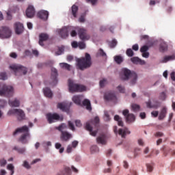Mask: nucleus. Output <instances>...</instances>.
<instances>
[{
    "label": "nucleus",
    "instance_id": "1",
    "mask_svg": "<svg viewBox=\"0 0 175 175\" xmlns=\"http://www.w3.org/2000/svg\"><path fill=\"white\" fill-rule=\"evenodd\" d=\"M120 79L124 81L130 80L131 85H135V84L137 83V74L135 72L131 71V70L126 68H124L121 70Z\"/></svg>",
    "mask_w": 175,
    "mask_h": 175
},
{
    "label": "nucleus",
    "instance_id": "2",
    "mask_svg": "<svg viewBox=\"0 0 175 175\" xmlns=\"http://www.w3.org/2000/svg\"><path fill=\"white\" fill-rule=\"evenodd\" d=\"M92 62H91V55L89 53H85V57L77 59V66L80 70H85L88 68H91Z\"/></svg>",
    "mask_w": 175,
    "mask_h": 175
},
{
    "label": "nucleus",
    "instance_id": "3",
    "mask_svg": "<svg viewBox=\"0 0 175 175\" xmlns=\"http://www.w3.org/2000/svg\"><path fill=\"white\" fill-rule=\"evenodd\" d=\"M56 32L59 35L62 39H66V38H68L69 36V32H70V36H72V38H75V36H77L76 29H75V27L72 26L64 27L62 29H57Z\"/></svg>",
    "mask_w": 175,
    "mask_h": 175
},
{
    "label": "nucleus",
    "instance_id": "4",
    "mask_svg": "<svg viewBox=\"0 0 175 175\" xmlns=\"http://www.w3.org/2000/svg\"><path fill=\"white\" fill-rule=\"evenodd\" d=\"M99 124V117L96 116L93 120L86 123V129L88 131L91 136H96L98 133V125Z\"/></svg>",
    "mask_w": 175,
    "mask_h": 175
},
{
    "label": "nucleus",
    "instance_id": "5",
    "mask_svg": "<svg viewBox=\"0 0 175 175\" xmlns=\"http://www.w3.org/2000/svg\"><path fill=\"white\" fill-rule=\"evenodd\" d=\"M23 133L19 141L22 144H27L28 143V139L27 137H29V129L27 126H23L21 128H18L14 132V135H17V133Z\"/></svg>",
    "mask_w": 175,
    "mask_h": 175
},
{
    "label": "nucleus",
    "instance_id": "6",
    "mask_svg": "<svg viewBox=\"0 0 175 175\" xmlns=\"http://www.w3.org/2000/svg\"><path fill=\"white\" fill-rule=\"evenodd\" d=\"M14 95V88L12 85H0V96L10 98Z\"/></svg>",
    "mask_w": 175,
    "mask_h": 175
},
{
    "label": "nucleus",
    "instance_id": "7",
    "mask_svg": "<svg viewBox=\"0 0 175 175\" xmlns=\"http://www.w3.org/2000/svg\"><path fill=\"white\" fill-rule=\"evenodd\" d=\"M68 90L69 92H83L87 90V88L75 83L72 79H68Z\"/></svg>",
    "mask_w": 175,
    "mask_h": 175
},
{
    "label": "nucleus",
    "instance_id": "8",
    "mask_svg": "<svg viewBox=\"0 0 175 175\" xmlns=\"http://www.w3.org/2000/svg\"><path fill=\"white\" fill-rule=\"evenodd\" d=\"M68 126L66 124H62L57 127L58 131L62 132L61 140L62 142H68L69 139H72V134L69 133L68 131H64V129H66Z\"/></svg>",
    "mask_w": 175,
    "mask_h": 175
},
{
    "label": "nucleus",
    "instance_id": "9",
    "mask_svg": "<svg viewBox=\"0 0 175 175\" xmlns=\"http://www.w3.org/2000/svg\"><path fill=\"white\" fill-rule=\"evenodd\" d=\"M10 68L12 70H14L16 76H21V75H27V68L21 66V65H16L12 64L10 66Z\"/></svg>",
    "mask_w": 175,
    "mask_h": 175
},
{
    "label": "nucleus",
    "instance_id": "10",
    "mask_svg": "<svg viewBox=\"0 0 175 175\" xmlns=\"http://www.w3.org/2000/svg\"><path fill=\"white\" fill-rule=\"evenodd\" d=\"M13 114L17 116L18 121H23V120L25 119V113L21 109H10L8 112V116H13Z\"/></svg>",
    "mask_w": 175,
    "mask_h": 175
},
{
    "label": "nucleus",
    "instance_id": "11",
    "mask_svg": "<svg viewBox=\"0 0 175 175\" xmlns=\"http://www.w3.org/2000/svg\"><path fill=\"white\" fill-rule=\"evenodd\" d=\"M12 37V30L8 27H2L0 29V38L1 39H9Z\"/></svg>",
    "mask_w": 175,
    "mask_h": 175
},
{
    "label": "nucleus",
    "instance_id": "12",
    "mask_svg": "<svg viewBox=\"0 0 175 175\" xmlns=\"http://www.w3.org/2000/svg\"><path fill=\"white\" fill-rule=\"evenodd\" d=\"M47 120L49 124H53V122H55V121H62L63 117L62 116H59L57 113H49L46 115Z\"/></svg>",
    "mask_w": 175,
    "mask_h": 175
},
{
    "label": "nucleus",
    "instance_id": "13",
    "mask_svg": "<svg viewBox=\"0 0 175 175\" xmlns=\"http://www.w3.org/2000/svg\"><path fill=\"white\" fill-rule=\"evenodd\" d=\"M77 31H78V33L79 36V38L81 40L85 41V40H90V38L91 36H89L88 33H87V30L83 28H79L77 27Z\"/></svg>",
    "mask_w": 175,
    "mask_h": 175
},
{
    "label": "nucleus",
    "instance_id": "14",
    "mask_svg": "<svg viewBox=\"0 0 175 175\" xmlns=\"http://www.w3.org/2000/svg\"><path fill=\"white\" fill-rule=\"evenodd\" d=\"M104 99L108 102H117V96L116 94L111 91L106 92L104 94Z\"/></svg>",
    "mask_w": 175,
    "mask_h": 175
},
{
    "label": "nucleus",
    "instance_id": "15",
    "mask_svg": "<svg viewBox=\"0 0 175 175\" xmlns=\"http://www.w3.org/2000/svg\"><path fill=\"white\" fill-rule=\"evenodd\" d=\"M117 129H118L117 126H115L113 127L114 133H116V135L118 133V135H120L122 137H125L126 135H131V132L127 128L120 129L119 131H117Z\"/></svg>",
    "mask_w": 175,
    "mask_h": 175
},
{
    "label": "nucleus",
    "instance_id": "16",
    "mask_svg": "<svg viewBox=\"0 0 175 175\" xmlns=\"http://www.w3.org/2000/svg\"><path fill=\"white\" fill-rule=\"evenodd\" d=\"M122 114L123 116H124L126 118V121L127 122H135L136 118L135 117V115H133V113H129V110L128 109L123 110Z\"/></svg>",
    "mask_w": 175,
    "mask_h": 175
},
{
    "label": "nucleus",
    "instance_id": "17",
    "mask_svg": "<svg viewBox=\"0 0 175 175\" xmlns=\"http://www.w3.org/2000/svg\"><path fill=\"white\" fill-rule=\"evenodd\" d=\"M72 103H68L66 102H63L57 104V108L60 109L62 111H65L66 113H69V108L70 107Z\"/></svg>",
    "mask_w": 175,
    "mask_h": 175
},
{
    "label": "nucleus",
    "instance_id": "18",
    "mask_svg": "<svg viewBox=\"0 0 175 175\" xmlns=\"http://www.w3.org/2000/svg\"><path fill=\"white\" fill-rule=\"evenodd\" d=\"M58 71L55 69V68H51V79L53 81L52 85H55L57 83H58Z\"/></svg>",
    "mask_w": 175,
    "mask_h": 175
},
{
    "label": "nucleus",
    "instance_id": "19",
    "mask_svg": "<svg viewBox=\"0 0 175 175\" xmlns=\"http://www.w3.org/2000/svg\"><path fill=\"white\" fill-rule=\"evenodd\" d=\"M146 106L149 109H159V107H161V103L157 100H154L152 103L148 100L146 102Z\"/></svg>",
    "mask_w": 175,
    "mask_h": 175
},
{
    "label": "nucleus",
    "instance_id": "20",
    "mask_svg": "<svg viewBox=\"0 0 175 175\" xmlns=\"http://www.w3.org/2000/svg\"><path fill=\"white\" fill-rule=\"evenodd\" d=\"M14 29L17 35H21L24 31V25L20 22H16L14 23Z\"/></svg>",
    "mask_w": 175,
    "mask_h": 175
},
{
    "label": "nucleus",
    "instance_id": "21",
    "mask_svg": "<svg viewBox=\"0 0 175 175\" xmlns=\"http://www.w3.org/2000/svg\"><path fill=\"white\" fill-rule=\"evenodd\" d=\"M96 142L98 144H102L103 146H105L106 143H107V137H106V135L105 134H100L97 138Z\"/></svg>",
    "mask_w": 175,
    "mask_h": 175
},
{
    "label": "nucleus",
    "instance_id": "22",
    "mask_svg": "<svg viewBox=\"0 0 175 175\" xmlns=\"http://www.w3.org/2000/svg\"><path fill=\"white\" fill-rule=\"evenodd\" d=\"M26 16L29 18H32L35 16V8L32 5H29L26 10Z\"/></svg>",
    "mask_w": 175,
    "mask_h": 175
},
{
    "label": "nucleus",
    "instance_id": "23",
    "mask_svg": "<svg viewBox=\"0 0 175 175\" xmlns=\"http://www.w3.org/2000/svg\"><path fill=\"white\" fill-rule=\"evenodd\" d=\"M84 99V96L81 95H75L72 97V101L75 105H78V106H81V100Z\"/></svg>",
    "mask_w": 175,
    "mask_h": 175
},
{
    "label": "nucleus",
    "instance_id": "24",
    "mask_svg": "<svg viewBox=\"0 0 175 175\" xmlns=\"http://www.w3.org/2000/svg\"><path fill=\"white\" fill-rule=\"evenodd\" d=\"M131 62L133 64H135V65H146V61L142 60V59L137 57H133L131 59Z\"/></svg>",
    "mask_w": 175,
    "mask_h": 175
},
{
    "label": "nucleus",
    "instance_id": "25",
    "mask_svg": "<svg viewBox=\"0 0 175 175\" xmlns=\"http://www.w3.org/2000/svg\"><path fill=\"white\" fill-rule=\"evenodd\" d=\"M167 114V108L166 107H163L160 111L158 119L160 121L165 119Z\"/></svg>",
    "mask_w": 175,
    "mask_h": 175
},
{
    "label": "nucleus",
    "instance_id": "26",
    "mask_svg": "<svg viewBox=\"0 0 175 175\" xmlns=\"http://www.w3.org/2000/svg\"><path fill=\"white\" fill-rule=\"evenodd\" d=\"M175 59V55H166L164 56L161 60L160 62L161 64H166V62H169V61H174Z\"/></svg>",
    "mask_w": 175,
    "mask_h": 175
},
{
    "label": "nucleus",
    "instance_id": "27",
    "mask_svg": "<svg viewBox=\"0 0 175 175\" xmlns=\"http://www.w3.org/2000/svg\"><path fill=\"white\" fill-rule=\"evenodd\" d=\"M8 105L11 107H20V100L18 98H14V100H10L8 101Z\"/></svg>",
    "mask_w": 175,
    "mask_h": 175
},
{
    "label": "nucleus",
    "instance_id": "28",
    "mask_svg": "<svg viewBox=\"0 0 175 175\" xmlns=\"http://www.w3.org/2000/svg\"><path fill=\"white\" fill-rule=\"evenodd\" d=\"M159 50L161 53H165V51H167V44H166L165 41H162L160 44Z\"/></svg>",
    "mask_w": 175,
    "mask_h": 175
},
{
    "label": "nucleus",
    "instance_id": "29",
    "mask_svg": "<svg viewBox=\"0 0 175 175\" xmlns=\"http://www.w3.org/2000/svg\"><path fill=\"white\" fill-rule=\"evenodd\" d=\"M83 106H85L89 111H91L92 110V107H91V101L88 99H85L82 103Z\"/></svg>",
    "mask_w": 175,
    "mask_h": 175
},
{
    "label": "nucleus",
    "instance_id": "30",
    "mask_svg": "<svg viewBox=\"0 0 175 175\" xmlns=\"http://www.w3.org/2000/svg\"><path fill=\"white\" fill-rule=\"evenodd\" d=\"M13 150L17 152L18 154H24L27 152V148H25V147L20 148L18 146H14Z\"/></svg>",
    "mask_w": 175,
    "mask_h": 175
},
{
    "label": "nucleus",
    "instance_id": "31",
    "mask_svg": "<svg viewBox=\"0 0 175 175\" xmlns=\"http://www.w3.org/2000/svg\"><path fill=\"white\" fill-rule=\"evenodd\" d=\"M114 61L116 64L120 65V64H122V62H124V57L121 56V55H116L114 56Z\"/></svg>",
    "mask_w": 175,
    "mask_h": 175
},
{
    "label": "nucleus",
    "instance_id": "32",
    "mask_svg": "<svg viewBox=\"0 0 175 175\" xmlns=\"http://www.w3.org/2000/svg\"><path fill=\"white\" fill-rule=\"evenodd\" d=\"M44 96L46 98H53V92L50 88H46L44 89Z\"/></svg>",
    "mask_w": 175,
    "mask_h": 175
},
{
    "label": "nucleus",
    "instance_id": "33",
    "mask_svg": "<svg viewBox=\"0 0 175 175\" xmlns=\"http://www.w3.org/2000/svg\"><path fill=\"white\" fill-rule=\"evenodd\" d=\"M55 147L56 150H59V154H62V152H64V151L65 150V148L62 147V145L60 143H55Z\"/></svg>",
    "mask_w": 175,
    "mask_h": 175
},
{
    "label": "nucleus",
    "instance_id": "34",
    "mask_svg": "<svg viewBox=\"0 0 175 175\" xmlns=\"http://www.w3.org/2000/svg\"><path fill=\"white\" fill-rule=\"evenodd\" d=\"M115 121L118 122V124L119 126H124V122H122V119L118 115H116L114 116Z\"/></svg>",
    "mask_w": 175,
    "mask_h": 175
},
{
    "label": "nucleus",
    "instance_id": "35",
    "mask_svg": "<svg viewBox=\"0 0 175 175\" xmlns=\"http://www.w3.org/2000/svg\"><path fill=\"white\" fill-rule=\"evenodd\" d=\"M38 43L40 46H44V33H40Z\"/></svg>",
    "mask_w": 175,
    "mask_h": 175
},
{
    "label": "nucleus",
    "instance_id": "36",
    "mask_svg": "<svg viewBox=\"0 0 175 175\" xmlns=\"http://www.w3.org/2000/svg\"><path fill=\"white\" fill-rule=\"evenodd\" d=\"M90 152L92 154H96L99 152V148L96 145L92 146L90 148Z\"/></svg>",
    "mask_w": 175,
    "mask_h": 175
},
{
    "label": "nucleus",
    "instance_id": "37",
    "mask_svg": "<svg viewBox=\"0 0 175 175\" xmlns=\"http://www.w3.org/2000/svg\"><path fill=\"white\" fill-rule=\"evenodd\" d=\"M111 120V118H110V113L107 111H104V121H106L107 122H109Z\"/></svg>",
    "mask_w": 175,
    "mask_h": 175
},
{
    "label": "nucleus",
    "instance_id": "38",
    "mask_svg": "<svg viewBox=\"0 0 175 175\" xmlns=\"http://www.w3.org/2000/svg\"><path fill=\"white\" fill-rule=\"evenodd\" d=\"M77 10H79V8L75 5H73L72 6V16L73 17H75V18H76L77 17Z\"/></svg>",
    "mask_w": 175,
    "mask_h": 175
},
{
    "label": "nucleus",
    "instance_id": "39",
    "mask_svg": "<svg viewBox=\"0 0 175 175\" xmlns=\"http://www.w3.org/2000/svg\"><path fill=\"white\" fill-rule=\"evenodd\" d=\"M60 68L62 69H66V70H70V65L68 63H59Z\"/></svg>",
    "mask_w": 175,
    "mask_h": 175
},
{
    "label": "nucleus",
    "instance_id": "40",
    "mask_svg": "<svg viewBox=\"0 0 175 175\" xmlns=\"http://www.w3.org/2000/svg\"><path fill=\"white\" fill-rule=\"evenodd\" d=\"M7 169L8 170L10 171V173H11L10 175L14 174V165H13V164H8L7 165Z\"/></svg>",
    "mask_w": 175,
    "mask_h": 175
},
{
    "label": "nucleus",
    "instance_id": "41",
    "mask_svg": "<svg viewBox=\"0 0 175 175\" xmlns=\"http://www.w3.org/2000/svg\"><path fill=\"white\" fill-rule=\"evenodd\" d=\"M131 110L133 111H139V110H140V106L137 104H133L131 105Z\"/></svg>",
    "mask_w": 175,
    "mask_h": 175
},
{
    "label": "nucleus",
    "instance_id": "42",
    "mask_svg": "<svg viewBox=\"0 0 175 175\" xmlns=\"http://www.w3.org/2000/svg\"><path fill=\"white\" fill-rule=\"evenodd\" d=\"M117 43H118L117 40L113 39L111 42H109V47L113 49L117 46Z\"/></svg>",
    "mask_w": 175,
    "mask_h": 175
},
{
    "label": "nucleus",
    "instance_id": "43",
    "mask_svg": "<svg viewBox=\"0 0 175 175\" xmlns=\"http://www.w3.org/2000/svg\"><path fill=\"white\" fill-rule=\"evenodd\" d=\"M97 57H107L106 53L103 51V49H100L97 52Z\"/></svg>",
    "mask_w": 175,
    "mask_h": 175
},
{
    "label": "nucleus",
    "instance_id": "44",
    "mask_svg": "<svg viewBox=\"0 0 175 175\" xmlns=\"http://www.w3.org/2000/svg\"><path fill=\"white\" fill-rule=\"evenodd\" d=\"M126 54L128 55V57H133L135 55L132 49H128L126 51Z\"/></svg>",
    "mask_w": 175,
    "mask_h": 175
},
{
    "label": "nucleus",
    "instance_id": "45",
    "mask_svg": "<svg viewBox=\"0 0 175 175\" xmlns=\"http://www.w3.org/2000/svg\"><path fill=\"white\" fill-rule=\"evenodd\" d=\"M62 54H64V47L63 46L59 47L57 51L55 52V55H61Z\"/></svg>",
    "mask_w": 175,
    "mask_h": 175
},
{
    "label": "nucleus",
    "instance_id": "46",
    "mask_svg": "<svg viewBox=\"0 0 175 175\" xmlns=\"http://www.w3.org/2000/svg\"><path fill=\"white\" fill-rule=\"evenodd\" d=\"M37 16L38 18L44 19V10H41L38 12Z\"/></svg>",
    "mask_w": 175,
    "mask_h": 175
},
{
    "label": "nucleus",
    "instance_id": "47",
    "mask_svg": "<svg viewBox=\"0 0 175 175\" xmlns=\"http://www.w3.org/2000/svg\"><path fill=\"white\" fill-rule=\"evenodd\" d=\"M7 164H8V161H6V159H0V165L1 166V167H5V166H6Z\"/></svg>",
    "mask_w": 175,
    "mask_h": 175
},
{
    "label": "nucleus",
    "instance_id": "48",
    "mask_svg": "<svg viewBox=\"0 0 175 175\" xmlns=\"http://www.w3.org/2000/svg\"><path fill=\"white\" fill-rule=\"evenodd\" d=\"M0 80H8V75L5 72L0 73Z\"/></svg>",
    "mask_w": 175,
    "mask_h": 175
},
{
    "label": "nucleus",
    "instance_id": "49",
    "mask_svg": "<svg viewBox=\"0 0 175 175\" xmlns=\"http://www.w3.org/2000/svg\"><path fill=\"white\" fill-rule=\"evenodd\" d=\"M160 100H166V94L165 92H161L159 95Z\"/></svg>",
    "mask_w": 175,
    "mask_h": 175
},
{
    "label": "nucleus",
    "instance_id": "50",
    "mask_svg": "<svg viewBox=\"0 0 175 175\" xmlns=\"http://www.w3.org/2000/svg\"><path fill=\"white\" fill-rule=\"evenodd\" d=\"M23 167H25V169H31V165H29V163L27 161H24L23 163Z\"/></svg>",
    "mask_w": 175,
    "mask_h": 175
},
{
    "label": "nucleus",
    "instance_id": "51",
    "mask_svg": "<svg viewBox=\"0 0 175 175\" xmlns=\"http://www.w3.org/2000/svg\"><path fill=\"white\" fill-rule=\"evenodd\" d=\"M107 83V79H103L100 81V87H105Z\"/></svg>",
    "mask_w": 175,
    "mask_h": 175
},
{
    "label": "nucleus",
    "instance_id": "52",
    "mask_svg": "<svg viewBox=\"0 0 175 175\" xmlns=\"http://www.w3.org/2000/svg\"><path fill=\"white\" fill-rule=\"evenodd\" d=\"M140 151H142V148H136L134 150V157L135 158H136V157H137L139 155V152H140Z\"/></svg>",
    "mask_w": 175,
    "mask_h": 175
},
{
    "label": "nucleus",
    "instance_id": "53",
    "mask_svg": "<svg viewBox=\"0 0 175 175\" xmlns=\"http://www.w3.org/2000/svg\"><path fill=\"white\" fill-rule=\"evenodd\" d=\"M117 88L122 94H124V92H125V88L124 86L120 85L117 87Z\"/></svg>",
    "mask_w": 175,
    "mask_h": 175
},
{
    "label": "nucleus",
    "instance_id": "54",
    "mask_svg": "<svg viewBox=\"0 0 175 175\" xmlns=\"http://www.w3.org/2000/svg\"><path fill=\"white\" fill-rule=\"evenodd\" d=\"M8 105V102L5 100H0V108L5 107Z\"/></svg>",
    "mask_w": 175,
    "mask_h": 175
},
{
    "label": "nucleus",
    "instance_id": "55",
    "mask_svg": "<svg viewBox=\"0 0 175 175\" xmlns=\"http://www.w3.org/2000/svg\"><path fill=\"white\" fill-rule=\"evenodd\" d=\"M68 127L71 131H75V124H73V122L70 121H68Z\"/></svg>",
    "mask_w": 175,
    "mask_h": 175
},
{
    "label": "nucleus",
    "instance_id": "56",
    "mask_svg": "<svg viewBox=\"0 0 175 175\" xmlns=\"http://www.w3.org/2000/svg\"><path fill=\"white\" fill-rule=\"evenodd\" d=\"M78 47H79V49H85V43H84L83 42H79Z\"/></svg>",
    "mask_w": 175,
    "mask_h": 175
},
{
    "label": "nucleus",
    "instance_id": "57",
    "mask_svg": "<svg viewBox=\"0 0 175 175\" xmlns=\"http://www.w3.org/2000/svg\"><path fill=\"white\" fill-rule=\"evenodd\" d=\"M148 51V46H144L140 49L141 53H146Z\"/></svg>",
    "mask_w": 175,
    "mask_h": 175
},
{
    "label": "nucleus",
    "instance_id": "58",
    "mask_svg": "<svg viewBox=\"0 0 175 175\" xmlns=\"http://www.w3.org/2000/svg\"><path fill=\"white\" fill-rule=\"evenodd\" d=\"M75 125L76 126H77L78 128H81V126H83V124H81V121L77 120H75Z\"/></svg>",
    "mask_w": 175,
    "mask_h": 175
},
{
    "label": "nucleus",
    "instance_id": "59",
    "mask_svg": "<svg viewBox=\"0 0 175 175\" xmlns=\"http://www.w3.org/2000/svg\"><path fill=\"white\" fill-rule=\"evenodd\" d=\"M77 146H79L78 141H74L72 142L71 147H72V148H76V147H77Z\"/></svg>",
    "mask_w": 175,
    "mask_h": 175
},
{
    "label": "nucleus",
    "instance_id": "60",
    "mask_svg": "<svg viewBox=\"0 0 175 175\" xmlns=\"http://www.w3.org/2000/svg\"><path fill=\"white\" fill-rule=\"evenodd\" d=\"M146 168L148 172H152V165L150 164V163H147Z\"/></svg>",
    "mask_w": 175,
    "mask_h": 175
},
{
    "label": "nucleus",
    "instance_id": "61",
    "mask_svg": "<svg viewBox=\"0 0 175 175\" xmlns=\"http://www.w3.org/2000/svg\"><path fill=\"white\" fill-rule=\"evenodd\" d=\"M12 11L7 12V20H12Z\"/></svg>",
    "mask_w": 175,
    "mask_h": 175
},
{
    "label": "nucleus",
    "instance_id": "62",
    "mask_svg": "<svg viewBox=\"0 0 175 175\" xmlns=\"http://www.w3.org/2000/svg\"><path fill=\"white\" fill-rule=\"evenodd\" d=\"M79 23H85V16L84 15H82L79 18Z\"/></svg>",
    "mask_w": 175,
    "mask_h": 175
},
{
    "label": "nucleus",
    "instance_id": "63",
    "mask_svg": "<svg viewBox=\"0 0 175 175\" xmlns=\"http://www.w3.org/2000/svg\"><path fill=\"white\" fill-rule=\"evenodd\" d=\"M158 114H159V112L158 111H153L151 112V115L152 117H158Z\"/></svg>",
    "mask_w": 175,
    "mask_h": 175
},
{
    "label": "nucleus",
    "instance_id": "64",
    "mask_svg": "<svg viewBox=\"0 0 175 175\" xmlns=\"http://www.w3.org/2000/svg\"><path fill=\"white\" fill-rule=\"evenodd\" d=\"M32 54L36 57H39V51H38L36 49H32Z\"/></svg>",
    "mask_w": 175,
    "mask_h": 175
}]
</instances>
